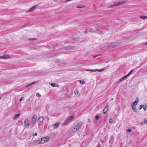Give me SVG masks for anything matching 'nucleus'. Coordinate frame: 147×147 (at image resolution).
Masks as SVG:
<instances>
[{
    "label": "nucleus",
    "instance_id": "9d476101",
    "mask_svg": "<svg viewBox=\"0 0 147 147\" xmlns=\"http://www.w3.org/2000/svg\"><path fill=\"white\" fill-rule=\"evenodd\" d=\"M109 107L108 105H106L103 109V113L104 114L106 113L108 111Z\"/></svg>",
    "mask_w": 147,
    "mask_h": 147
},
{
    "label": "nucleus",
    "instance_id": "6ab92c4d",
    "mask_svg": "<svg viewBox=\"0 0 147 147\" xmlns=\"http://www.w3.org/2000/svg\"><path fill=\"white\" fill-rule=\"evenodd\" d=\"M140 18H141L143 19H147V16H140Z\"/></svg>",
    "mask_w": 147,
    "mask_h": 147
},
{
    "label": "nucleus",
    "instance_id": "473e14b6",
    "mask_svg": "<svg viewBox=\"0 0 147 147\" xmlns=\"http://www.w3.org/2000/svg\"><path fill=\"white\" fill-rule=\"evenodd\" d=\"M133 71V70H131L127 75L129 76L131 74V73Z\"/></svg>",
    "mask_w": 147,
    "mask_h": 147
},
{
    "label": "nucleus",
    "instance_id": "c03bdc74",
    "mask_svg": "<svg viewBox=\"0 0 147 147\" xmlns=\"http://www.w3.org/2000/svg\"><path fill=\"white\" fill-rule=\"evenodd\" d=\"M30 99H28L27 100V101L29 102L30 101Z\"/></svg>",
    "mask_w": 147,
    "mask_h": 147
},
{
    "label": "nucleus",
    "instance_id": "a878e982",
    "mask_svg": "<svg viewBox=\"0 0 147 147\" xmlns=\"http://www.w3.org/2000/svg\"><path fill=\"white\" fill-rule=\"evenodd\" d=\"M36 38H30L28 39V40L30 41L32 40H36Z\"/></svg>",
    "mask_w": 147,
    "mask_h": 147
},
{
    "label": "nucleus",
    "instance_id": "20e7f679",
    "mask_svg": "<svg viewBox=\"0 0 147 147\" xmlns=\"http://www.w3.org/2000/svg\"><path fill=\"white\" fill-rule=\"evenodd\" d=\"M49 138L47 137H44L41 138L42 143H44L47 142L49 140Z\"/></svg>",
    "mask_w": 147,
    "mask_h": 147
},
{
    "label": "nucleus",
    "instance_id": "72a5a7b5",
    "mask_svg": "<svg viewBox=\"0 0 147 147\" xmlns=\"http://www.w3.org/2000/svg\"><path fill=\"white\" fill-rule=\"evenodd\" d=\"M128 76H127V75H126L124 76H123V77L122 78H123V79L124 80V79H125L126 78H127V77Z\"/></svg>",
    "mask_w": 147,
    "mask_h": 147
},
{
    "label": "nucleus",
    "instance_id": "09e8293b",
    "mask_svg": "<svg viewBox=\"0 0 147 147\" xmlns=\"http://www.w3.org/2000/svg\"><path fill=\"white\" fill-rule=\"evenodd\" d=\"M1 56H0V59H1Z\"/></svg>",
    "mask_w": 147,
    "mask_h": 147
},
{
    "label": "nucleus",
    "instance_id": "5701e85b",
    "mask_svg": "<svg viewBox=\"0 0 147 147\" xmlns=\"http://www.w3.org/2000/svg\"><path fill=\"white\" fill-rule=\"evenodd\" d=\"M36 95L38 97H40L41 96L40 94L39 93H37L36 94Z\"/></svg>",
    "mask_w": 147,
    "mask_h": 147
},
{
    "label": "nucleus",
    "instance_id": "a18cd8bd",
    "mask_svg": "<svg viewBox=\"0 0 147 147\" xmlns=\"http://www.w3.org/2000/svg\"><path fill=\"white\" fill-rule=\"evenodd\" d=\"M88 122H90V120L89 119H88Z\"/></svg>",
    "mask_w": 147,
    "mask_h": 147
},
{
    "label": "nucleus",
    "instance_id": "ddd939ff",
    "mask_svg": "<svg viewBox=\"0 0 147 147\" xmlns=\"http://www.w3.org/2000/svg\"><path fill=\"white\" fill-rule=\"evenodd\" d=\"M132 108V110L134 111V112H136L137 111V109H136V107H134V106H131Z\"/></svg>",
    "mask_w": 147,
    "mask_h": 147
},
{
    "label": "nucleus",
    "instance_id": "412c9836",
    "mask_svg": "<svg viewBox=\"0 0 147 147\" xmlns=\"http://www.w3.org/2000/svg\"><path fill=\"white\" fill-rule=\"evenodd\" d=\"M143 107H144V105H140L139 106V109L140 110L142 109Z\"/></svg>",
    "mask_w": 147,
    "mask_h": 147
},
{
    "label": "nucleus",
    "instance_id": "2eb2a0df",
    "mask_svg": "<svg viewBox=\"0 0 147 147\" xmlns=\"http://www.w3.org/2000/svg\"><path fill=\"white\" fill-rule=\"evenodd\" d=\"M37 144H42V141L41 140V139L39 140L36 143Z\"/></svg>",
    "mask_w": 147,
    "mask_h": 147
},
{
    "label": "nucleus",
    "instance_id": "e433bc0d",
    "mask_svg": "<svg viewBox=\"0 0 147 147\" xmlns=\"http://www.w3.org/2000/svg\"><path fill=\"white\" fill-rule=\"evenodd\" d=\"M147 109V107L146 106L144 107V111H145Z\"/></svg>",
    "mask_w": 147,
    "mask_h": 147
},
{
    "label": "nucleus",
    "instance_id": "7ed1b4c3",
    "mask_svg": "<svg viewBox=\"0 0 147 147\" xmlns=\"http://www.w3.org/2000/svg\"><path fill=\"white\" fill-rule=\"evenodd\" d=\"M125 3V1H121L120 2H117L114 5L111 6L110 7H113V6H117L124 3Z\"/></svg>",
    "mask_w": 147,
    "mask_h": 147
},
{
    "label": "nucleus",
    "instance_id": "4c0bfd02",
    "mask_svg": "<svg viewBox=\"0 0 147 147\" xmlns=\"http://www.w3.org/2000/svg\"><path fill=\"white\" fill-rule=\"evenodd\" d=\"M23 98H24V97H21V98H20V99L19 101L20 102H21V101L23 99Z\"/></svg>",
    "mask_w": 147,
    "mask_h": 147
},
{
    "label": "nucleus",
    "instance_id": "aec40b11",
    "mask_svg": "<svg viewBox=\"0 0 147 147\" xmlns=\"http://www.w3.org/2000/svg\"><path fill=\"white\" fill-rule=\"evenodd\" d=\"M80 82V83L81 84H84L85 83V82L83 80H79Z\"/></svg>",
    "mask_w": 147,
    "mask_h": 147
},
{
    "label": "nucleus",
    "instance_id": "a19ab883",
    "mask_svg": "<svg viewBox=\"0 0 147 147\" xmlns=\"http://www.w3.org/2000/svg\"><path fill=\"white\" fill-rule=\"evenodd\" d=\"M82 6H78L77 7L79 8H82Z\"/></svg>",
    "mask_w": 147,
    "mask_h": 147
},
{
    "label": "nucleus",
    "instance_id": "393cba45",
    "mask_svg": "<svg viewBox=\"0 0 147 147\" xmlns=\"http://www.w3.org/2000/svg\"><path fill=\"white\" fill-rule=\"evenodd\" d=\"M72 48V47H69L66 48V50H69Z\"/></svg>",
    "mask_w": 147,
    "mask_h": 147
},
{
    "label": "nucleus",
    "instance_id": "2f4dec72",
    "mask_svg": "<svg viewBox=\"0 0 147 147\" xmlns=\"http://www.w3.org/2000/svg\"><path fill=\"white\" fill-rule=\"evenodd\" d=\"M124 79H123V78H121V79H120L119 80V81H118V82H121V81H122V80H123Z\"/></svg>",
    "mask_w": 147,
    "mask_h": 147
},
{
    "label": "nucleus",
    "instance_id": "c9c22d12",
    "mask_svg": "<svg viewBox=\"0 0 147 147\" xmlns=\"http://www.w3.org/2000/svg\"><path fill=\"white\" fill-rule=\"evenodd\" d=\"M127 131H128V132L130 133L131 132V129H128L127 130Z\"/></svg>",
    "mask_w": 147,
    "mask_h": 147
},
{
    "label": "nucleus",
    "instance_id": "a211bd4d",
    "mask_svg": "<svg viewBox=\"0 0 147 147\" xmlns=\"http://www.w3.org/2000/svg\"><path fill=\"white\" fill-rule=\"evenodd\" d=\"M76 131H77L76 130V129L75 128V127H74V128H73L72 130L71 133L72 134L74 133H75V132H76Z\"/></svg>",
    "mask_w": 147,
    "mask_h": 147
},
{
    "label": "nucleus",
    "instance_id": "f8f14e48",
    "mask_svg": "<svg viewBox=\"0 0 147 147\" xmlns=\"http://www.w3.org/2000/svg\"><path fill=\"white\" fill-rule=\"evenodd\" d=\"M60 123L59 122H57L55 123L54 125L53 126L55 128H57L59 125H60Z\"/></svg>",
    "mask_w": 147,
    "mask_h": 147
},
{
    "label": "nucleus",
    "instance_id": "37998d69",
    "mask_svg": "<svg viewBox=\"0 0 147 147\" xmlns=\"http://www.w3.org/2000/svg\"><path fill=\"white\" fill-rule=\"evenodd\" d=\"M144 45H147V42H146L144 43Z\"/></svg>",
    "mask_w": 147,
    "mask_h": 147
},
{
    "label": "nucleus",
    "instance_id": "b1692460",
    "mask_svg": "<svg viewBox=\"0 0 147 147\" xmlns=\"http://www.w3.org/2000/svg\"><path fill=\"white\" fill-rule=\"evenodd\" d=\"M98 33L100 34L101 35L103 34V33L100 31H98Z\"/></svg>",
    "mask_w": 147,
    "mask_h": 147
},
{
    "label": "nucleus",
    "instance_id": "f03ea898",
    "mask_svg": "<svg viewBox=\"0 0 147 147\" xmlns=\"http://www.w3.org/2000/svg\"><path fill=\"white\" fill-rule=\"evenodd\" d=\"M37 118V116L35 115L33 116L31 120V123L33 124H34L36 122Z\"/></svg>",
    "mask_w": 147,
    "mask_h": 147
},
{
    "label": "nucleus",
    "instance_id": "c85d7f7f",
    "mask_svg": "<svg viewBox=\"0 0 147 147\" xmlns=\"http://www.w3.org/2000/svg\"><path fill=\"white\" fill-rule=\"evenodd\" d=\"M109 122L110 123H112L113 122V120L111 119H110L109 120Z\"/></svg>",
    "mask_w": 147,
    "mask_h": 147
},
{
    "label": "nucleus",
    "instance_id": "79ce46f5",
    "mask_svg": "<svg viewBox=\"0 0 147 147\" xmlns=\"http://www.w3.org/2000/svg\"><path fill=\"white\" fill-rule=\"evenodd\" d=\"M113 100V98H112L110 100V101H112Z\"/></svg>",
    "mask_w": 147,
    "mask_h": 147
},
{
    "label": "nucleus",
    "instance_id": "7c9ffc66",
    "mask_svg": "<svg viewBox=\"0 0 147 147\" xmlns=\"http://www.w3.org/2000/svg\"><path fill=\"white\" fill-rule=\"evenodd\" d=\"M105 69H99V70H98H98H97V71H98V72H101V71H103V70H104Z\"/></svg>",
    "mask_w": 147,
    "mask_h": 147
},
{
    "label": "nucleus",
    "instance_id": "58836bf2",
    "mask_svg": "<svg viewBox=\"0 0 147 147\" xmlns=\"http://www.w3.org/2000/svg\"><path fill=\"white\" fill-rule=\"evenodd\" d=\"M100 55H95L93 57H94V58H95V57H97V56H99Z\"/></svg>",
    "mask_w": 147,
    "mask_h": 147
},
{
    "label": "nucleus",
    "instance_id": "49530a36",
    "mask_svg": "<svg viewBox=\"0 0 147 147\" xmlns=\"http://www.w3.org/2000/svg\"><path fill=\"white\" fill-rule=\"evenodd\" d=\"M98 147H100V145L99 144H98Z\"/></svg>",
    "mask_w": 147,
    "mask_h": 147
},
{
    "label": "nucleus",
    "instance_id": "de8ad7c7",
    "mask_svg": "<svg viewBox=\"0 0 147 147\" xmlns=\"http://www.w3.org/2000/svg\"><path fill=\"white\" fill-rule=\"evenodd\" d=\"M55 1H57V0H54Z\"/></svg>",
    "mask_w": 147,
    "mask_h": 147
},
{
    "label": "nucleus",
    "instance_id": "1a4fd4ad",
    "mask_svg": "<svg viewBox=\"0 0 147 147\" xmlns=\"http://www.w3.org/2000/svg\"><path fill=\"white\" fill-rule=\"evenodd\" d=\"M44 118L43 117H41L39 118L37 121L39 123H41L43 121Z\"/></svg>",
    "mask_w": 147,
    "mask_h": 147
},
{
    "label": "nucleus",
    "instance_id": "423d86ee",
    "mask_svg": "<svg viewBox=\"0 0 147 147\" xmlns=\"http://www.w3.org/2000/svg\"><path fill=\"white\" fill-rule=\"evenodd\" d=\"M82 123L81 122L78 123L75 127V128L76 131L78 130L80 128V126L82 125Z\"/></svg>",
    "mask_w": 147,
    "mask_h": 147
},
{
    "label": "nucleus",
    "instance_id": "4be33fe9",
    "mask_svg": "<svg viewBox=\"0 0 147 147\" xmlns=\"http://www.w3.org/2000/svg\"><path fill=\"white\" fill-rule=\"evenodd\" d=\"M56 84L54 83H51V85L53 87H56Z\"/></svg>",
    "mask_w": 147,
    "mask_h": 147
},
{
    "label": "nucleus",
    "instance_id": "c756f323",
    "mask_svg": "<svg viewBox=\"0 0 147 147\" xmlns=\"http://www.w3.org/2000/svg\"><path fill=\"white\" fill-rule=\"evenodd\" d=\"M115 45H113L111 44L110 45H109L108 46L110 47H115Z\"/></svg>",
    "mask_w": 147,
    "mask_h": 147
},
{
    "label": "nucleus",
    "instance_id": "ea45409f",
    "mask_svg": "<svg viewBox=\"0 0 147 147\" xmlns=\"http://www.w3.org/2000/svg\"><path fill=\"white\" fill-rule=\"evenodd\" d=\"M74 93L75 94H78V92L77 91H75Z\"/></svg>",
    "mask_w": 147,
    "mask_h": 147
},
{
    "label": "nucleus",
    "instance_id": "0eeeda50",
    "mask_svg": "<svg viewBox=\"0 0 147 147\" xmlns=\"http://www.w3.org/2000/svg\"><path fill=\"white\" fill-rule=\"evenodd\" d=\"M1 59H7L10 58V56L8 55H6L3 56H1Z\"/></svg>",
    "mask_w": 147,
    "mask_h": 147
},
{
    "label": "nucleus",
    "instance_id": "6e6552de",
    "mask_svg": "<svg viewBox=\"0 0 147 147\" xmlns=\"http://www.w3.org/2000/svg\"><path fill=\"white\" fill-rule=\"evenodd\" d=\"M30 123V122L28 119H25L24 121V124L25 126H28V127Z\"/></svg>",
    "mask_w": 147,
    "mask_h": 147
},
{
    "label": "nucleus",
    "instance_id": "39448f33",
    "mask_svg": "<svg viewBox=\"0 0 147 147\" xmlns=\"http://www.w3.org/2000/svg\"><path fill=\"white\" fill-rule=\"evenodd\" d=\"M139 101V99L138 98H137L135 101L131 105L132 106H136L138 104Z\"/></svg>",
    "mask_w": 147,
    "mask_h": 147
},
{
    "label": "nucleus",
    "instance_id": "f257e3e1",
    "mask_svg": "<svg viewBox=\"0 0 147 147\" xmlns=\"http://www.w3.org/2000/svg\"><path fill=\"white\" fill-rule=\"evenodd\" d=\"M74 117L73 116H70L63 123V124L64 125H66L68 124L69 123L72 121V120L74 119Z\"/></svg>",
    "mask_w": 147,
    "mask_h": 147
},
{
    "label": "nucleus",
    "instance_id": "f3484780",
    "mask_svg": "<svg viewBox=\"0 0 147 147\" xmlns=\"http://www.w3.org/2000/svg\"><path fill=\"white\" fill-rule=\"evenodd\" d=\"M20 115V114H16L13 117V119H15Z\"/></svg>",
    "mask_w": 147,
    "mask_h": 147
},
{
    "label": "nucleus",
    "instance_id": "dca6fc26",
    "mask_svg": "<svg viewBox=\"0 0 147 147\" xmlns=\"http://www.w3.org/2000/svg\"><path fill=\"white\" fill-rule=\"evenodd\" d=\"M37 82V81H36V82H33L29 84H28V85H27L26 86V87H28L30 86L31 85H32L33 84H35V83H36Z\"/></svg>",
    "mask_w": 147,
    "mask_h": 147
},
{
    "label": "nucleus",
    "instance_id": "cd10ccee",
    "mask_svg": "<svg viewBox=\"0 0 147 147\" xmlns=\"http://www.w3.org/2000/svg\"><path fill=\"white\" fill-rule=\"evenodd\" d=\"M99 117H98V115H96L95 117V119L96 120H98L99 119Z\"/></svg>",
    "mask_w": 147,
    "mask_h": 147
},
{
    "label": "nucleus",
    "instance_id": "bb28decb",
    "mask_svg": "<svg viewBox=\"0 0 147 147\" xmlns=\"http://www.w3.org/2000/svg\"><path fill=\"white\" fill-rule=\"evenodd\" d=\"M144 123L147 124V119H144Z\"/></svg>",
    "mask_w": 147,
    "mask_h": 147
},
{
    "label": "nucleus",
    "instance_id": "9b49d317",
    "mask_svg": "<svg viewBox=\"0 0 147 147\" xmlns=\"http://www.w3.org/2000/svg\"><path fill=\"white\" fill-rule=\"evenodd\" d=\"M37 7L36 5H35L32 6L28 11V12H32L34 10V9Z\"/></svg>",
    "mask_w": 147,
    "mask_h": 147
},
{
    "label": "nucleus",
    "instance_id": "f704fd0d",
    "mask_svg": "<svg viewBox=\"0 0 147 147\" xmlns=\"http://www.w3.org/2000/svg\"><path fill=\"white\" fill-rule=\"evenodd\" d=\"M37 133H35L34 134H33L32 135L33 136H36L37 135Z\"/></svg>",
    "mask_w": 147,
    "mask_h": 147
},
{
    "label": "nucleus",
    "instance_id": "4468645a",
    "mask_svg": "<svg viewBox=\"0 0 147 147\" xmlns=\"http://www.w3.org/2000/svg\"><path fill=\"white\" fill-rule=\"evenodd\" d=\"M97 70H98V69H94V70H92L91 69H88L86 70V71H91V72H96Z\"/></svg>",
    "mask_w": 147,
    "mask_h": 147
}]
</instances>
